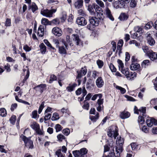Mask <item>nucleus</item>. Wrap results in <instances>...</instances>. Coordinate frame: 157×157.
<instances>
[{
    "label": "nucleus",
    "instance_id": "f257e3e1",
    "mask_svg": "<svg viewBox=\"0 0 157 157\" xmlns=\"http://www.w3.org/2000/svg\"><path fill=\"white\" fill-rule=\"evenodd\" d=\"M97 4L93 3L89 5L87 10L92 15L96 17H90L89 19V23L86 28L90 30H92L95 27L98 26L100 21L103 20L104 16L103 14V10L101 7L104 6L103 2L101 0H96Z\"/></svg>",
    "mask_w": 157,
    "mask_h": 157
},
{
    "label": "nucleus",
    "instance_id": "f03ea898",
    "mask_svg": "<svg viewBox=\"0 0 157 157\" xmlns=\"http://www.w3.org/2000/svg\"><path fill=\"white\" fill-rule=\"evenodd\" d=\"M20 137L24 141L25 147L29 149H33L34 148L33 141L31 139V137H27L21 134Z\"/></svg>",
    "mask_w": 157,
    "mask_h": 157
},
{
    "label": "nucleus",
    "instance_id": "7ed1b4c3",
    "mask_svg": "<svg viewBox=\"0 0 157 157\" xmlns=\"http://www.w3.org/2000/svg\"><path fill=\"white\" fill-rule=\"evenodd\" d=\"M130 0H117L113 3V7L117 9L125 8V4L129 3Z\"/></svg>",
    "mask_w": 157,
    "mask_h": 157
},
{
    "label": "nucleus",
    "instance_id": "20e7f679",
    "mask_svg": "<svg viewBox=\"0 0 157 157\" xmlns=\"http://www.w3.org/2000/svg\"><path fill=\"white\" fill-rule=\"evenodd\" d=\"M33 89L36 92H39L42 94L44 91L47 89V85L45 84H41L34 87Z\"/></svg>",
    "mask_w": 157,
    "mask_h": 157
},
{
    "label": "nucleus",
    "instance_id": "39448f33",
    "mask_svg": "<svg viewBox=\"0 0 157 157\" xmlns=\"http://www.w3.org/2000/svg\"><path fill=\"white\" fill-rule=\"evenodd\" d=\"M87 72V67L85 66L82 67L80 70H78L76 71L77 75L76 77V79H80L83 76L85 75Z\"/></svg>",
    "mask_w": 157,
    "mask_h": 157
},
{
    "label": "nucleus",
    "instance_id": "423d86ee",
    "mask_svg": "<svg viewBox=\"0 0 157 157\" xmlns=\"http://www.w3.org/2000/svg\"><path fill=\"white\" fill-rule=\"evenodd\" d=\"M148 119L146 121V123L149 127L152 126L153 124L155 125H157V120L153 117H148Z\"/></svg>",
    "mask_w": 157,
    "mask_h": 157
},
{
    "label": "nucleus",
    "instance_id": "0eeeda50",
    "mask_svg": "<svg viewBox=\"0 0 157 157\" xmlns=\"http://www.w3.org/2000/svg\"><path fill=\"white\" fill-rule=\"evenodd\" d=\"M130 68L132 71L137 70V72L140 74L142 70L140 64L137 63H132L130 66Z\"/></svg>",
    "mask_w": 157,
    "mask_h": 157
},
{
    "label": "nucleus",
    "instance_id": "6e6552de",
    "mask_svg": "<svg viewBox=\"0 0 157 157\" xmlns=\"http://www.w3.org/2000/svg\"><path fill=\"white\" fill-rule=\"evenodd\" d=\"M147 54L151 61L157 62V53L153 51H149Z\"/></svg>",
    "mask_w": 157,
    "mask_h": 157
},
{
    "label": "nucleus",
    "instance_id": "1a4fd4ad",
    "mask_svg": "<svg viewBox=\"0 0 157 157\" xmlns=\"http://www.w3.org/2000/svg\"><path fill=\"white\" fill-rule=\"evenodd\" d=\"M77 24L81 26L86 25L87 24V21L85 18L82 17H78L76 20Z\"/></svg>",
    "mask_w": 157,
    "mask_h": 157
},
{
    "label": "nucleus",
    "instance_id": "9d476101",
    "mask_svg": "<svg viewBox=\"0 0 157 157\" xmlns=\"http://www.w3.org/2000/svg\"><path fill=\"white\" fill-rule=\"evenodd\" d=\"M53 33L55 36H60L62 34V31L58 27H54L52 30Z\"/></svg>",
    "mask_w": 157,
    "mask_h": 157
},
{
    "label": "nucleus",
    "instance_id": "9b49d317",
    "mask_svg": "<svg viewBox=\"0 0 157 157\" xmlns=\"http://www.w3.org/2000/svg\"><path fill=\"white\" fill-rule=\"evenodd\" d=\"M77 86V84L75 83L73 84L70 83L68 86L66 87V90L68 92H71L75 90V87Z\"/></svg>",
    "mask_w": 157,
    "mask_h": 157
},
{
    "label": "nucleus",
    "instance_id": "f8f14e48",
    "mask_svg": "<svg viewBox=\"0 0 157 157\" xmlns=\"http://www.w3.org/2000/svg\"><path fill=\"white\" fill-rule=\"evenodd\" d=\"M96 84L98 88L102 87L104 85V82L101 77H98L96 81Z\"/></svg>",
    "mask_w": 157,
    "mask_h": 157
},
{
    "label": "nucleus",
    "instance_id": "ddd939ff",
    "mask_svg": "<svg viewBox=\"0 0 157 157\" xmlns=\"http://www.w3.org/2000/svg\"><path fill=\"white\" fill-rule=\"evenodd\" d=\"M57 48H58V52L59 54L62 55H67V54L66 50L67 49L65 46L63 45L59 46Z\"/></svg>",
    "mask_w": 157,
    "mask_h": 157
},
{
    "label": "nucleus",
    "instance_id": "4468645a",
    "mask_svg": "<svg viewBox=\"0 0 157 157\" xmlns=\"http://www.w3.org/2000/svg\"><path fill=\"white\" fill-rule=\"evenodd\" d=\"M129 17L128 14L125 13H121L120 14L118 18L121 21H126Z\"/></svg>",
    "mask_w": 157,
    "mask_h": 157
},
{
    "label": "nucleus",
    "instance_id": "2eb2a0df",
    "mask_svg": "<svg viewBox=\"0 0 157 157\" xmlns=\"http://www.w3.org/2000/svg\"><path fill=\"white\" fill-rule=\"evenodd\" d=\"M147 39L148 43L150 45L152 46L155 43V41L154 39L151 36L150 33L148 34L147 36Z\"/></svg>",
    "mask_w": 157,
    "mask_h": 157
},
{
    "label": "nucleus",
    "instance_id": "dca6fc26",
    "mask_svg": "<svg viewBox=\"0 0 157 157\" xmlns=\"http://www.w3.org/2000/svg\"><path fill=\"white\" fill-rule=\"evenodd\" d=\"M40 13L43 16L47 17H51L52 13H50L49 10L47 9L41 10Z\"/></svg>",
    "mask_w": 157,
    "mask_h": 157
},
{
    "label": "nucleus",
    "instance_id": "f3484780",
    "mask_svg": "<svg viewBox=\"0 0 157 157\" xmlns=\"http://www.w3.org/2000/svg\"><path fill=\"white\" fill-rule=\"evenodd\" d=\"M72 38L74 41L76 42V44L77 45H79L81 41V40L79 38V36L77 34H73L72 35Z\"/></svg>",
    "mask_w": 157,
    "mask_h": 157
},
{
    "label": "nucleus",
    "instance_id": "a211bd4d",
    "mask_svg": "<svg viewBox=\"0 0 157 157\" xmlns=\"http://www.w3.org/2000/svg\"><path fill=\"white\" fill-rule=\"evenodd\" d=\"M120 116L121 118L124 119L128 118L130 116V113L128 112L124 111L121 113Z\"/></svg>",
    "mask_w": 157,
    "mask_h": 157
},
{
    "label": "nucleus",
    "instance_id": "6ab92c4d",
    "mask_svg": "<svg viewBox=\"0 0 157 157\" xmlns=\"http://www.w3.org/2000/svg\"><path fill=\"white\" fill-rule=\"evenodd\" d=\"M37 35L39 37H42L44 35V27L43 25H40L38 28Z\"/></svg>",
    "mask_w": 157,
    "mask_h": 157
},
{
    "label": "nucleus",
    "instance_id": "aec40b11",
    "mask_svg": "<svg viewBox=\"0 0 157 157\" xmlns=\"http://www.w3.org/2000/svg\"><path fill=\"white\" fill-rule=\"evenodd\" d=\"M151 61L149 60L146 59L144 60L141 63V66L143 68H146L151 65Z\"/></svg>",
    "mask_w": 157,
    "mask_h": 157
},
{
    "label": "nucleus",
    "instance_id": "412c9836",
    "mask_svg": "<svg viewBox=\"0 0 157 157\" xmlns=\"http://www.w3.org/2000/svg\"><path fill=\"white\" fill-rule=\"evenodd\" d=\"M94 86V82L92 79H89L86 83V88L90 90L92 89V87H93Z\"/></svg>",
    "mask_w": 157,
    "mask_h": 157
},
{
    "label": "nucleus",
    "instance_id": "4be33fe9",
    "mask_svg": "<svg viewBox=\"0 0 157 157\" xmlns=\"http://www.w3.org/2000/svg\"><path fill=\"white\" fill-rule=\"evenodd\" d=\"M105 12L107 17L111 21H113L114 19L111 13V12L110 10L108 8L106 9Z\"/></svg>",
    "mask_w": 157,
    "mask_h": 157
},
{
    "label": "nucleus",
    "instance_id": "5701e85b",
    "mask_svg": "<svg viewBox=\"0 0 157 157\" xmlns=\"http://www.w3.org/2000/svg\"><path fill=\"white\" fill-rule=\"evenodd\" d=\"M121 71L123 74L125 75L127 78H129V77L130 73L128 68H126L124 69L123 68H121Z\"/></svg>",
    "mask_w": 157,
    "mask_h": 157
},
{
    "label": "nucleus",
    "instance_id": "b1692460",
    "mask_svg": "<svg viewBox=\"0 0 157 157\" xmlns=\"http://www.w3.org/2000/svg\"><path fill=\"white\" fill-rule=\"evenodd\" d=\"M99 115L98 113L97 112L95 116L93 115H90L89 118L91 121L93 122H96L99 119Z\"/></svg>",
    "mask_w": 157,
    "mask_h": 157
},
{
    "label": "nucleus",
    "instance_id": "393cba45",
    "mask_svg": "<svg viewBox=\"0 0 157 157\" xmlns=\"http://www.w3.org/2000/svg\"><path fill=\"white\" fill-rule=\"evenodd\" d=\"M83 0H78L74 4V6L75 8L79 9L82 7L83 5Z\"/></svg>",
    "mask_w": 157,
    "mask_h": 157
},
{
    "label": "nucleus",
    "instance_id": "a878e982",
    "mask_svg": "<svg viewBox=\"0 0 157 157\" xmlns=\"http://www.w3.org/2000/svg\"><path fill=\"white\" fill-rule=\"evenodd\" d=\"M60 23L59 19L57 18L50 21V24L51 25H59Z\"/></svg>",
    "mask_w": 157,
    "mask_h": 157
},
{
    "label": "nucleus",
    "instance_id": "bb28decb",
    "mask_svg": "<svg viewBox=\"0 0 157 157\" xmlns=\"http://www.w3.org/2000/svg\"><path fill=\"white\" fill-rule=\"evenodd\" d=\"M30 126L35 131H36L38 129H39L40 127V125L35 121L33 122V124L30 125Z\"/></svg>",
    "mask_w": 157,
    "mask_h": 157
},
{
    "label": "nucleus",
    "instance_id": "cd10ccee",
    "mask_svg": "<svg viewBox=\"0 0 157 157\" xmlns=\"http://www.w3.org/2000/svg\"><path fill=\"white\" fill-rule=\"evenodd\" d=\"M146 116H140V115L138 117V122L139 124H143L145 122L144 117H145Z\"/></svg>",
    "mask_w": 157,
    "mask_h": 157
},
{
    "label": "nucleus",
    "instance_id": "c85d7f7f",
    "mask_svg": "<svg viewBox=\"0 0 157 157\" xmlns=\"http://www.w3.org/2000/svg\"><path fill=\"white\" fill-rule=\"evenodd\" d=\"M40 50L41 53L43 54H45L46 52V47L43 43H42L40 45Z\"/></svg>",
    "mask_w": 157,
    "mask_h": 157
},
{
    "label": "nucleus",
    "instance_id": "c756f323",
    "mask_svg": "<svg viewBox=\"0 0 157 157\" xmlns=\"http://www.w3.org/2000/svg\"><path fill=\"white\" fill-rule=\"evenodd\" d=\"M44 42L45 44L48 47L52 49L53 50V52H56V49L54 47H52V45L50 44L49 42L46 39H44Z\"/></svg>",
    "mask_w": 157,
    "mask_h": 157
},
{
    "label": "nucleus",
    "instance_id": "7c9ffc66",
    "mask_svg": "<svg viewBox=\"0 0 157 157\" xmlns=\"http://www.w3.org/2000/svg\"><path fill=\"white\" fill-rule=\"evenodd\" d=\"M41 24L44 25H50V21L46 18H43L41 20Z\"/></svg>",
    "mask_w": 157,
    "mask_h": 157
},
{
    "label": "nucleus",
    "instance_id": "2f4dec72",
    "mask_svg": "<svg viewBox=\"0 0 157 157\" xmlns=\"http://www.w3.org/2000/svg\"><path fill=\"white\" fill-rule=\"evenodd\" d=\"M123 43L124 42L123 40L120 39L119 40L117 44V49L116 51V53L117 52L119 49L122 48Z\"/></svg>",
    "mask_w": 157,
    "mask_h": 157
},
{
    "label": "nucleus",
    "instance_id": "473e14b6",
    "mask_svg": "<svg viewBox=\"0 0 157 157\" xmlns=\"http://www.w3.org/2000/svg\"><path fill=\"white\" fill-rule=\"evenodd\" d=\"M79 151L80 152V156L84 157V155L87 153V150L85 148H83L80 149Z\"/></svg>",
    "mask_w": 157,
    "mask_h": 157
},
{
    "label": "nucleus",
    "instance_id": "72a5a7b5",
    "mask_svg": "<svg viewBox=\"0 0 157 157\" xmlns=\"http://www.w3.org/2000/svg\"><path fill=\"white\" fill-rule=\"evenodd\" d=\"M57 80V77L55 75L52 74L50 75V79L48 82L50 83H52L54 81H56Z\"/></svg>",
    "mask_w": 157,
    "mask_h": 157
},
{
    "label": "nucleus",
    "instance_id": "f704fd0d",
    "mask_svg": "<svg viewBox=\"0 0 157 157\" xmlns=\"http://www.w3.org/2000/svg\"><path fill=\"white\" fill-rule=\"evenodd\" d=\"M7 115L6 109L4 108H1L0 109V115L1 116L4 117Z\"/></svg>",
    "mask_w": 157,
    "mask_h": 157
},
{
    "label": "nucleus",
    "instance_id": "c9c22d12",
    "mask_svg": "<svg viewBox=\"0 0 157 157\" xmlns=\"http://www.w3.org/2000/svg\"><path fill=\"white\" fill-rule=\"evenodd\" d=\"M59 118V117L58 113H54L53 114L51 120L52 121H54L58 120Z\"/></svg>",
    "mask_w": 157,
    "mask_h": 157
},
{
    "label": "nucleus",
    "instance_id": "e433bc0d",
    "mask_svg": "<svg viewBox=\"0 0 157 157\" xmlns=\"http://www.w3.org/2000/svg\"><path fill=\"white\" fill-rule=\"evenodd\" d=\"M153 26V23L152 21L149 22L146 24L144 26V29H150L152 26Z\"/></svg>",
    "mask_w": 157,
    "mask_h": 157
},
{
    "label": "nucleus",
    "instance_id": "4c0bfd02",
    "mask_svg": "<svg viewBox=\"0 0 157 157\" xmlns=\"http://www.w3.org/2000/svg\"><path fill=\"white\" fill-rule=\"evenodd\" d=\"M4 69L6 70V72H10L11 71L10 66V64L7 63L5 65L4 67Z\"/></svg>",
    "mask_w": 157,
    "mask_h": 157
},
{
    "label": "nucleus",
    "instance_id": "58836bf2",
    "mask_svg": "<svg viewBox=\"0 0 157 157\" xmlns=\"http://www.w3.org/2000/svg\"><path fill=\"white\" fill-rule=\"evenodd\" d=\"M55 128L56 130V132H58L61 131L63 127L59 124H57L55 125Z\"/></svg>",
    "mask_w": 157,
    "mask_h": 157
},
{
    "label": "nucleus",
    "instance_id": "ea45409f",
    "mask_svg": "<svg viewBox=\"0 0 157 157\" xmlns=\"http://www.w3.org/2000/svg\"><path fill=\"white\" fill-rule=\"evenodd\" d=\"M83 103L84 104L82 106V108L84 109L88 110L90 106L89 103L87 101H85H85H84Z\"/></svg>",
    "mask_w": 157,
    "mask_h": 157
},
{
    "label": "nucleus",
    "instance_id": "a19ab883",
    "mask_svg": "<svg viewBox=\"0 0 157 157\" xmlns=\"http://www.w3.org/2000/svg\"><path fill=\"white\" fill-rule=\"evenodd\" d=\"M16 120V116L15 115H13L10 118V121L11 124H14L15 123Z\"/></svg>",
    "mask_w": 157,
    "mask_h": 157
},
{
    "label": "nucleus",
    "instance_id": "79ce46f5",
    "mask_svg": "<svg viewBox=\"0 0 157 157\" xmlns=\"http://www.w3.org/2000/svg\"><path fill=\"white\" fill-rule=\"evenodd\" d=\"M97 63L99 68H101L104 65L103 62L99 59L97 61Z\"/></svg>",
    "mask_w": 157,
    "mask_h": 157
},
{
    "label": "nucleus",
    "instance_id": "37998d69",
    "mask_svg": "<svg viewBox=\"0 0 157 157\" xmlns=\"http://www.w3.org/2000/svg\"><path fill=\"white\" fill-rule=\"evenodd\" d=\"M62 132L65 136H68L70 133V130L69 128H66L63 130Z\"/></svg>",
    "mask_w": 157,
    "mask_h": 157
},
{
    "label": "nucleus",
    "instance_id": "c03bdc74",
    "mask_svg": "<svg viewBox=\"0 0 157 157\" xmlns=\"http://www.w3.org/2000/svg\"><path fill=\"white\" fill-rule=\"evenodd\" d=\"M116 88L120 90L121 93L122 94H124L126 92V90L124 88H122V87L117 86L116 87Z\"/></svg>",
    "mask_w": 157,
    "mask_h": 157
},
{
    "label": "nucleus",
    "instance_id": "a18cd8bd",
    "mask_svg": "<svg viewBox=\"0 0 157 157\" xmlns=\"http://www.w3.org/2000/svg\"><path fill=\"white\" fill-rule=\"evenodd\" d=\"M118 138H117V140H118V144L120 147H122L124 143V138H122L121 136L120 137L119 139L118 140Z\"/></svg>",
    "mask_w": 157,
    "mask_h": 157
},
{
    "label": "nucleus",
    "instance_id": "49530a36",
    "mask_svg": "<svg viewBox=\"0 0 157 157\" xmlns=\"http://www.w3.org/2000/svg\"><path fill=\"white\" fill-rule=\"evenodd\" d=\"M31 9L33 13H34L35 11L38 9L37 6L35 3H33L31 6Z\"/></svg>",
    "mask_w": 157,
    "mask_h": 157
},
{
    "label": "nucleus",
    "instance_id": "de8ad7c7",
    "mask_svg": "<svg viewBox=\"0 0 157 157\" xmlns=\"http://www.w3.org/2000/svg\"><path fill=\"white\" fill-rule=\"evenodd\" d=\"M116 155H115V153L114 152H111L109 153V154L108 155H112V153L113 154V157H114L115 156V157H120V154L121 153L119 151H118L117 150V149L116 150Z\"/></svg>",
    "mask_w": 157,
    "mask_h": 157
},
{
    "label": "nucleus",
    "instance_id": "09e8293b",
    "mask_svg": "<svg viewBox=\"0 0 157 157\" xmlns=\"http://www.w3.org/2000/svg\"><path fill=\"white\" fill-rule=\"evenodd\" d=\"M57 138L60 142H62L63 140H66V137L61 134H59L57 136Z\"/></svg>",
    "mask_w": 157,
    "mask_h": 157
},
{
    "label": "nucleus",
    "instance_id": "8fccbe9b",
    "mask_svg": "<svg viewBox=\"0 0 157 157\" xmlns=\"http://www.w3.org/2000/svg\"><path fill=\"white\" fill-rule=\"evenodd\" d=\"M143 29L139 26H137L135 27L134 28V30L136 33H142V31Z\"/></svg>",
    "mask_w": 157,
    "mask_h": 157
},
{
    "label": "nucleus",
    "instance_id": "3c124183",
    "mask_svg": "<svg viewBox=\"0 0 157 157\" xmlns=\"http://www.w3.org/2000/svg\"><path fill=\"white\" fill-rule=\"evenodd\" d=\"M113 136L116 139V137L118 136V128L117 126H116L115 127V128L114 129V132H113Z\"/></svg>",
    "mask_w": 157,
    "mask_h": 157
},
{
    "label": "nucleus",
    "instance_id": "603ef678",
    "mask_svg": "<svg viewBox=\"0 0 157 157\" xmlns=\"http://www.w3.org/2000/svg\"><path fill=\"white\" fill-rule=\"evenodd\" d=\"M109 67L112 72H116L117 69L112 63H111L110 64Z\"/></svg>",
    "mask_w": 157,
    "mask_h": 157
},
{
    "label": "nucleus",
    "instance_id": "864d4df0",
    "mask_svg": "<svg viewBox=\"0 0 157 157\" xmlns=\"http://www.w3.org/2000/svg\"><path fill=\"white\" fill-rule=\"evenodd\" d=\"M146 108L145 107H141L139 109V111L143 113L142 115L145 116L146 113Z\"/></svg>",
    "mask_w": 157,
    "mask_h": 157
},
{
    "label": "nucleus",
    "instance_id": "5fc2aeb1",
    "mask_svg": "<svg viewBox=\"0 0 157 157\" xmlns=\"http://www.w3.org/2000/svg\"><path fill=\"white\" fill-rule=\"evenodd\" d=\"M56 155L58 157H64L65 155H63L61 152L60 149H58L56 152Z\"/></svg>",
    "mask_w": 157,
    "mask_h": 157
},
{
    "label": "nucleus",
    "instance_id": "6e6d98bb",
    "mask_svg": "<svg viewBox=\"0 0 157 157\" xmlns=\"http://www.w3.org/2000/svg\"><path fill=\"white\" fill-rule=\"evenodd\" d=\"M11 25V19L10 18H6L5 22V26H10Z\"/></svg>",
    "mask_w": 157,
    "mask_h": 157
},
{
    "label": "nucleus",
    "instance_id": "4d7b16f0",
    "mask_svg": "<svg viewBox=\"0 0 157 157\" xmlns=\"http://www.w3.org/2000/svg\"><path fill=\"white\" fill-rule=\"evenodd\" d=\"M129 145L131 148L132 150H135L137 146V145L136 142H132Z\"/></svg>",
    "mask_w": 157,
    "mask_h": 157
},
{
    "label": "nucleus",
    "instance_id": "13d9d810",
    "mask_svg": "<svg viewBox=\"0 0 157 157\" xmlns=\"http://www.w3.org/2000/svg\"><path fill=\"white\" fill-rule=\"evenodd\" d=\"M136 2L135 0H131L130 3V7L132 8H134L136 5Z\"/></svg>",
    "mask_w": 157,
    "mask_h": 157
},
{
    "label": "nucleus",
    "instance_id": "bf43d9fd",
    "mask_svg": "<svg viewBox=\"0 0 157 157\" xmlns=\"http://www.w3.org/2000/svg\"><path fill=\"white\" fill-rule=\"evenodd\" d=\"M60 112L62 113L63 115V114L64 113H67L68 114L70 113V112L68 108L65 109L64 108H63L61 109Z\"/></svg>",
    "mask_w": 157,
    "mask_h": 157
},
{
    "label": "nucleus",
    "instance_id": "052dcab7",
    "mask_svg": "<svg viewBox=\"0 0 157 157\" xmlns=\"http://www.w3.org/2000/svg\"><path fill=\"white\" fill-rule=\"evenodd\" d=\"M73 155L75 157H78L80 156V152L79 150H75L72 152Z\"/></svg>",
    "mask_w": 157,
    "mask_h": 157
},
{
    "label": "nucleus",
    "instance_id": "680f3d73",
    "mask_svg": "<svg viewBox=\"0 0 157 157\" xmlns=\"http://www.w3.org/2000/svg\"><path fill=\"white\" fill-rule=\"evenodd\" d=\"M124 97L127 99L128 101H136L135 99L133 97L127 95H124Z\"/></svg>",
    "mask_w": 157,
    "mask_h": 157
},
{
    "label": "nucleus",
    "instance_id": "e2e57ef3",
    "mask_svg": "<svg viewBox=\"0 0 157 157\" xmlns=\"http://www.w3.org/2000/svg\"><path fill=\"white\" fill-rule=\"evenodd\" d=\"M66 40L67 42L69 44L70 46H72L73 45L72 43H71L72 41H71L70 40V36L67 35L66 36Z\"/></svg>",
    "mask_w": 157,
    "mask_h": 157
},
{
    "label": "nucleus",
    "instance_id": "0e129e2a",
    "mask_svg": "<svg viewBox=\"0 0 157 157\" xmlns=\"http://www.w3.org/2000/svg\"><path fill=\"white\" fill-rule=\"evenodd\" d=\"M44 101L42 102L40 106L39 107L38 109V113L39 114H40L41 113V112L44 107Z\"/></svg>",
    "mask_w": 157,
    "mask_h": 157
},
{
    "label": "nucleus",
    "instance_id": "69168bd1",
    "mask_svg": "<svg viewBox=\"0 0 157 157\" xmlns=\"http://www.w3.org/2000/svg\"><path fill=\"white\" fill-rule=\"evenodd\" d=\"M67 15L66 13H63L62 14V17L60 18L61 22L63 23L67 19Z\"/></svg>",
    "mask_w": 157,
    "mask_h": 157
},
{
    "label": "nucleus",
    "instance_id": "338daca9",
    "mask_svg": "<svg viewBox=\"0 0 157 157\" xmlns=\"http://www.w3.org/2000/svg\"><path fill=\"white\" fill-rule=\"evenodd\" d=\"M23 49L26 52H29L31 50L32 48L31 47H29L27 44H25L23 47Z\"/></svg>",
    "mask_w": 157,
    "mask_h": 157
},
{
    "label": "nucleus",
    "instance_id": "774afa93",
    "mask_svg": "<svg viewBox=\"0 0 157 157\" xmlns=\"http://www.w3.org/2000/svg\"><path fill=\"white\" fill-rule=\"evenodd\" d=\"M154 83V89L157 91V77L152 81Z\"/></svg>",
    "mask_w": 157,
    "mask_h": 157
}]
</instances>
